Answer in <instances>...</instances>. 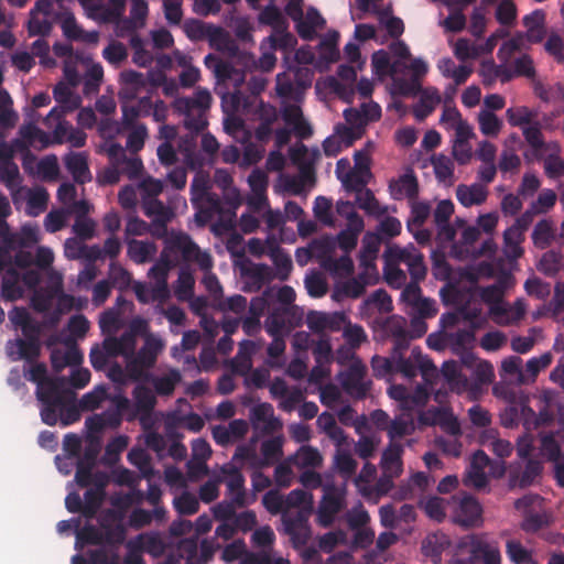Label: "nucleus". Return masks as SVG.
I'll use <instances>...</instances> for the list:
<instances>
[{"mask_svg":"<svg viewBox=\"0 0 564 564\" xmlns=\"http://www.w3.org/2000/svg\"><path fill=\"white\" fill-rule=\"evenodd\" d=\"M30 365L31 368L25 377L29 381L36 383L35 395L41 403V420L42 422L52 423L54 422L53 406L59 403L61 390L67 384V378L63 376L48 377L46 365L37 362V360Z\"/></svg>","mask_w":564,"mask_h":564,"instance_id":"nucleus-1","label":"nucleus"},{"mask_svg":"<svg viewBox=\"0 0 564 564\" xmlns=\"http://www.w3.org/2000/svg\"><path fill=\"white\" fill-rule=\"evenodd\" d=\"M383 258L384 261H391L393 264H404L414 282H420L426 276L424 257L412 243L403 248L397 245L389 246Z\"/></svg>","mask_w":564,"mask_h":564,"instance_id":"nucleus-2","label":"nucleus"},{"mask_svg":"<svg viewBox=\"0 0 564 564\" xmlns=\"http://www.w3.org/2000/svg\"><path fill=\"white\" fill-rule=\"evenodd\" d=\"M453 521L466 529L477 528L482 523V508L478 500L459 492L452 496Z\"/></svg>","mask_w":564,"mask_h":564,"instance_id":"nucleus-3","label":"nucleus"},{"mask_svg":"<svg viewBox=\"0 0 564 564\" xmlns=\"http://www.w3.org/2000/svg\"><path fill=\"white\" fill-rule=\"evenodd\" d=\"M166 249L181 252L184 261H194L202 270H210L213 267V259L210 254L200 251L198 246L187 234H173L166 239Z\"/></svg>","mask_w":564,"mask_h":564,"instance_id":"nucleus-4","label":"nucleus"},{"mask_svg":"<svg viewBox=\"0 0 564 564\" xmlns=\"http://www.w3.org/2000/svg\"><path fill=\"white\" fill-rule=\"evenodd\" d=\"M132 395L134 399V405H131V412L126 416L128 422H132L139 419L141 426L144 430L151 429L153 425L152 412L156 405V398L152 390L143 384H138Z\"/></svg>","mask_w":564,"mask_h":564,"instance_id":"nucleus-5","label":"nucleus"},{"mask_svg":"<svg viewBox=\"0 0 564 564\" xmlns=\"http://www.w3.org/2000/svg\"><path fill=\"white\" fill-rule=\"evenodd\" d=\"M469 322V328L457 329L456 332H445L443 334L444 344L451 347L455 354L460 356L463 366H473L476 361V356L469 350V348L475 341L477 324L474 318Z\"/></svg>","mask_w":564,"mask_h":564,"instance_id":"nucleus-6","label":"nucleus"},{"mask_svg":"<svg viewBox=\"0 0 564 564\" xmlns=\"http://www.w3.org/2000/svg\"><path fill=\"white\" fill-rule=\"evenodd\" d=\"M395 359L394 372L403 375L408 379H413L421 371L424 379L433 375L436 370L432 360L422 354L420 347H413L409 358L398 356Z\"/></svg>","mask_w":564,"mask_h":564,"instance_id":"nucleus-7","label":"nucleus"},{"mask_svg":"<svg viewBox=\"0 0 564 564\" xmlns=\"http://www.w3.org/2000/svg\"><path fill=\"white\" fill-rule=\"evenodd\" d=\"M366 375L365 365L351 364L345 372L340 373V384L345 392L355 399H365L371 389V381L366 380Z\"/></svg>","mask_w":564,"mask_h":564,"instance_id":"nucleus-8","label":"nucleus"},{"mask_svg":"<svg viewBox=\"0 0 564 564\" xmlns=\"http://www.w3.org/2000/svg\"><path fill=\"white\" fill-rule=\"evenodd\" d=\"M76 394L74 391L67 388L65 384L61 390V401L56 405L53 406V419L54 422L48 423L44 422L46 425L54 426L57 422H61L62 426H68L80 419V411H83L79 406V402L76 403Z\"/></svg>","mask_w":564,"mask_h":564,"instance_id":"nucleus-9","label":"nucleus"},{"mask_svg":"<svg viewBox=\"0 0 564 564\" xmlns=\"http://www.w3.org/2000/svg\"><path fill=\"white\" fill-rule=\"evenodd\" d=\"M308 514L310 512L304 509H299L295 512L285 510L282 514L285 533L295 544L304 545L310 539Z\"/></svg>","mask_w":564,"mask_h":564,"instance_id":"nucleus-10","label":"nucleus"},{"mask_svg":"<svg viewBox=\"0 0 564 564\" xmlns=\"http://www.w3.org/2000/svg\"><path fill=\"white\" fill-rule=\"evenodd\" d=\"M121 88L119 90V99L134 101L143 93H150L152 85L148 78L137 70H124L120 75Z\"/></svg>","mask_w":564,"mask_h":564,"instance_id":"nucleus-11","label":"nucleus"},{"mask_svg":"<svg viewBox=\"0 0 564 564\" xmlns=\"http://www.w3.org/2000/svg\"><path fill=\"white\" fill-rule=\"evenodd\" d=\"M539 495H527L514 502L518 510H524V519L521 528L525 532H536L549 524V517L545 512H534L530 508L539 502Z\"/></svg>","mask_w":564,"mask_h":564,"instance_id":"nucleus-12","label":"nucleus"},{"mask_svg":"<svg viewBox=\"0 0 564 564\" xmlns=\"http://www.w3.org/2000/svg\"><path fill=\"white\" fill-rule=\"evenodd\" d=\"M42 343L32 339L14 338L6 343V354L11 361L24 360L28 364L35 362L41 356Z\"/></svg>","mask_w":564,"mask_h":564,"instance_id":"nucleus-13","label":"nucleus"},{"mask_svg":"<svg viewBox=\"0 0 564 564\" xmlns=\"http://www.w3.org/2000/svg\"><path fill=\"white\" fill-rule=\"evenodd\" d=\"M543 466L536 459H527L524 464L516 463L510 466L509 481L511 486L527 488L534 484L541 476Z\"/></svg>","mask_w":564,"mask_h":564,"instance_id":"nucleus-14","label":"nucleus"},{"mask_svg":"<svg viewBox=\"0 0 564 564\" xmlns=\"http://www.w3.org/2000/svg\"><path fill=\"white\" fill-rule=\"evenodd\" d=\"M226 478L228 494L231 496L234 503L238 508H243L247 505V496L245 490V477L240 469L234 464H225L220 468V475Z\"/></svg>","mask_w":564,"mask_h":564,"instance_id":"nucleus-15","label":"nucleus"},{"mask_svg":"<svg viewBox=\"0 0 564 564\" xmlns=\"http://www.w3.org/2000/svg\"><path fill=\"white\" fill-rule=\"evenodd\" d=\"M359 158H362V152L355 153V167L349 170L344 175H338L344 188L349 193H357L366 188L368 177L370 176L369 165L359 163Z\"/></svg>","mask_w":564,"mask_h":564,"instance_id":"nucleus-16","label":"nucleus"},{"mask_svg":"<svg viewBox=\"0 0 564 564\" xmlns=\"http://www.w3.org/2000/svg\"><path fill=\"white\" fill-rule=\"evenodd\" d=\"M343 497L341 494L334 487L328 488L323 496L318 509V519L323 525H328L333 522L335 516L341 510Z\"/></svg>","mask_w":564,"mask_h":564,"instance_id":"nucleus-17","label":"nucleus"},{"mask_svg":"<svg viewBox=\"0 0 564 564\" xmlns=\"http://www.w3.org/2000/svg\"><path fill=\"white\" fill-rule=\"evenodd\" d=\"M391 197L395 200L403 198L413 199L419 194V183L414 173H405L401 175L397 181H393L389 185Z\"/></svg>","mask_w":564,"mask_h":564,"instance_id":"nucleus-18","label":"nucleus"},{"mask_svg":"<svg viewBox=\"0 0 564 564\" xmlns=\"http://www.w3.org/2000/svg\"><path fill=\"white\" fill-rule=\"evenodd\" d=\"M469 552L473 560H480L484 564H501L498 546L480 538L471 536Z\"/></svg>","mask_w":564,"mask_h":564,"instance_id":"nucleus-19","label":"nucleus"},{"mask_svg":"<svg viewBox=\"0 0 564 564\" xmlns=\"http://www.w3.org/2000/svg\"><path fill=\"white\" fill-rule=\"evenodd\" d=\"M293 307H274L264 322L269 335L283 336L288 326L292 325Z\"/></svg>","mask_w":564,"mask_h":564,"instance_id":"nucleus-20","label":"nucleus"},{"mask_svg":"<svg viewBox=\"0 0 564 564\" xmlns=\"http://www.w3.org/2000/svg\"><path fill=\"white\" fill-rule=\"evenodd\" d=\"M403 446L398 442H390L381 456V468L384 473L401 475L403 471Z\"/></svg>","mask_w":564,"mask_h":564,"instance_id":"nucleus-21","label":"nucleus"},{"mask_svg":"<svg viewBox=\"0 0 564 564\" xmlns=\"http://www.w3.org/2000/svg\"><path fill=\"white\" fill-rule=\"evenodd\" d=\"M419 102L413 108V115L416 120L422 121L427 118L441 102V95L435 87L423 88Z\"/></svg>","mask_w":564,"mask_h":564,"instance_id":"nucleus-22","label":"nucleus"},{"mask_svg":"<svg viewBox=\"0 0 564 564\" xmlns=\"http://www.w3.org/2000/svg\"><path fill=\"white\" fill-rule=\"evenodd\" d=\"M67 171L76 183L84 184L91 180V174L84 153H69L64 159Z\"/></svg>","mask_w":564,"mask_h":564,"instance_id":"nucleus-23","label":"nucleus"},{"mask_svg":"<svg viewBox=\"0 0 564 564\" xmlns=\"http://www.w3.org/2000/svg\"><path fill=\"white\" fill-rule=\"evenodd\" d=\"M128 246V257L138 264L147 263L151 261L156 252L158 247L152 241H143V240H137V239H130L127 241Z\"/></svg>","mask_w":564,"mask_h":564,"instance_id":"nucleus-24","label":"nucleus"},{"mask_svg":"<svg viewBox=\"0 0 564 564\" xmlns=\"http://www.w3.org/2000/svg\"><path fill=\"white\" fill-rule=\"evenodd\" d=\"M488 192L481 184L474 183L471 185L460 184L456 188L457 200L464 207L482 204L487 198Z\"/></svg>","mask_w":564,"mask_h":564,"instance_id":"nucleus-25","label":"nucleus"},{"mask_svg":"<svg viewBox=\"0 0 564 564\" xmlns=\"http://www.w3.org/2000/svg\"><path fill=\"white\" fill-rule=\"evenodd\" d=\"M105 485V481H100L96 487L85 491L83 501V516L85 518L91 519L97 514L106 497Z\"/></svg>","mask_w":564,"mask_h":564,"instance_id":"nucleus-26","label":"nucleus"},{"mask_svg":"<svg viewBox=\"0 0 564 564\" xmlns=\"http://www.w3.org/2000/svg\"><path fill=\"white\" fill-rule=\"evenodd\" d=\"M283 438L274 436L265 440L261 444V455L259 457V468H264L279 462L283 455Z\"/></svg>","mask_w":564,"mask_h":564,"instance_id":"nucleus-27","label":"nucleus"},{"mask_svg":"<svg viewBox=\"0 0 564 564\" xmlns=\"http://www.w3.org/2000/svg\"><path fill=\"white\" fill-rule=\"evenodd\" d=\"M53 97L65 112H73L82 105V98L66 84L58 83L53 89Z\"/></svg>","mask_w":564,"mask_h":564,"instance_id":"nucleus-28","label":"nucleus"},{"mask_svg":"<svg viewBox=\"0 0 564 564\" xmlns=\"http://www.w3.org/2000/svg\"><path fill=\"white\" fill-rule=\"evenodd\" d=\"M144 215L152 219V223H170L174 217V212L160 199H148L141 204Z\"/></svg>","mask_w":564,"mask_h":564,"instance_id":"nucleus-29","label":"nucleus"},{"mask_svg":"<svg viewBox=\"0 0 564 564\" xmlns=\"http://www.w3.org/2000/svg\"><path fill=\"white\" fill-rule=\"evenodd\" d=\"M419 506L424 510V512L430 519L436 522H443L444 519L446 518V508L452 507V497H430L425 501H421Z\"/></svg>","mask_w":564,"mask_h":564,"instance_id":"nucleus-30","label":"nucleus"},{"mask_svg":"<svg viewBox=\"0 0 564 564\" xmlns=\"http://www.w3.org/2000/svg\"><path fill=\"white\" fill-rule=\"evenodd\" d=\"M421 422L424 424H438L447 433L452 435L460 434V425L454 414L444 408H436L433 412V420L427 422L424 416H421Z\"/></svg>","mask_w":564,"mask_h":564,"instance_id":"nucleus-31","label":"nucleus"},{"mask_svg":"<svg viewBox=\"0 0 564 564\" xmlns=\"http://www.w3.org/2000/svg\"><path fill=\"white\" fill-rule=\"evenodd\" d=\"M162 349L163 343L161 339L149 337L145 339L143 347H141L134 356L141 365L149 369L155 365Z\"/></svg>","mask_w":564,"mask_h":564,"instance_id":"nucleus-32","label":"nucleus"},{"mask_svg":"<svg viewBox=\"0 0 564 564\" xmlns=\"http://www.w3.org/2000/svg\"><path fill=\"white\" fill-rule=\"evenodd\" d=\"M368 284V276L366 272L359 273L356 278H351L336 288V294L358 299L365 293Z\"/></svg>","mask_w":564,"mask_h":564,"instance_id":"nucleus-33","label":"nucleus"},{"mask_svg":"<svg viewBox=\"0 0 564 564\" xmlns=\"http://www.w3.org/2000/svg\"><path fill=\"white\" fill-rule=\"evenodd\" d=\"M415 430L413 419L409 415L401 414L391 420L387 430L390 442H395L397 438L411 435Z\"/></svg>","mask_w":564,"mask_h":564,"instance_id":"nucleus-34","label":"nucleus"},{"mask_svg":"<svg viewBox=\"0 0 564 564\" xmlns=\"http://www.w3.org/2000/svg\"><path fill=\"white\" fill-rule=\"evenodd\" d=\"M181 380V372L173 368L163 376L154 377L152 379V384L159 395H171Z\"/></svg>","mask_w":564,"mask_h":564,"instance_id":"nucleus-35","label":"nucleus"},{"mask_svg":"<svg viewBox=\"0 0 564 564\" xmlns=\"http://www.w3.org/2000/svg\"><path fill=\"white\" fill-rule=\"evenodd\" d=\"M356 194V204L357 206L365 210L368 215L371 216H381L386 213V208H382L379 202L376 199L373 193L369 188H365Z\"/></svg>","mask_w":564,"mask_h":564,"instance_id":"nucleus-36","label":"nucleus"},{"mask_svg":"<svg viewBox=\"0 0 564 564\" xmlns=\"http://www.w3.org/2000/svg\"><path fill=\"white\" fill-rule=\"evenodd\" d=\"M554 239L553 225L547 219L540 220L532 232V240L536 248L546 249Z\"/></svg>","mask_w":564,"mask_h":564,"instance_id":"nucleus-37","label":"nucleus"},{"mask_svg":"<svg viewBox=\"0 0 564 564\" xmlns=\"http://www.w3.org/2000/svg\"><path fill=\"white\" fill-rule=\"evenodd\" d=\"M322 265L325 270L338 276H348L354 272V262L348 254L338 259L328 257L322 262Z\"/></svg>","mask_w":564,"mask_h":564,"instance_id":"nucleus-38","label":"nucleus"},{"mask_svg":"<svg viewBox=\"0 0 564 564\" xmlns=\"http://www.w3.org/2000/svg\"><path fill=\"white\" fill-rule=\"evenodd\" d=\"M379 238L378 236L367 234L362 239V247L359 254L360 265L368 268L373 267V260L379 251Z\"/></svg>","mask_w":564,"mask_h":564,"instance_id":"nucleus-39","label":"nucleus"},{"mask_svg":"<svg viewBox=\"0 0 564 564\" xmlns=\"http://www.w3.org/2000/svg\"><path fill=\"white\" fill-rule=\"evenodd\" d=\"M478 123L481 133L486 137H496L502 128V121L490 110L482 109L478 113Z\"/></svg>","mask_w":564,"mask_h":564,"instance_id":"nucleus-40","label":"nucleus"},{"mask_svg":"<svg viewBox=\"0 0 564 564\" xmlns=\"http://www.w3.org/2000/svg\"><path fill=\"white\" fill-rule=\"evenodd\" d=\"M209 177L204 173H197L191 184V202L198 207L202 200L209 194Z\"/></svg>","mask_w":564,"mask_h":564,"instance_id":"nucleus-41","label":"nucleus"},{"mask_svg":"<svg viewBox=\"0 0 564 564\" xmlns=\"http://www.w3.org/2000/svg\"><path fill=\"white\" fill-rule=\"evenodd\" d=\"M541 453L542 455L554 465L564 460V455L560 443L555 440L553 434H546L541 437Z\"/></svg>","mask_w":564,"mask_h":564,"instance_id":"nucleus-42","label":"nucleus"},{"mask_svg":"<svg viewBox=\"0 0 564 564\" xmlns=\"http://www.w3.org/2000/svg\"><path fill=\"white\" fill-rule=\"evenodd\" d=\"M506 553L514 564H535L532 554L519 541L509 540L506 543Z\"/></svg>","mask_w":564,"mask_h":564,"instance_id":"nucleus-43","label":"nucleus"},{"mask_svg":"<svg viewBox=\"0 0 564 564\" xmlns=\"http://www.w3.org/2000/svg\"><path fill=\"white\" fill-rule=\"evenodd\" d=\"M259 22L272 26L274 30H286L288 22L279 8L274 4L267 6L259 14Z\"/></svg>","mask_w":564,"mask_h":564,"instance_id":"nucleus-44","label":"nucleus"},{"mask_svg":"<svg viewBox=\"0 0 564 564\" xmlns=\"http://www.w3.org/2000/svg\"><path fill=\"white\" fill-rule=\"evenodd\" d=\"M107 398V388L100 384L82 397L79 400V406L83 411H94L98 409Z\"/></svg>","mask_w":564,"mask_h":564,"instance_id":"nucleus-45","label":"nucleus"},{"mask_svg":"<svg viewBox=\"0 0 564 564\" xmlns=\"http://www.w3.org/2000/svg\"><path fill=\"white\" fill-rule=\"evenodd\" d=\"M206 40L208 41L209 46L216 51L229 50V45L231 44L229 33L221 26L213 23L208 30Z\"/></svg>","mask_w":564,"mask_h":564,"instance_id":"nucleus-46","label":"nucleus"},{"mask_svg":"<svg viewBox=\"0 0 564 564\" xmlns=\"http://www.w3.org/2000/svg\"><path fill=\"white\" fill-rule=\"evenodd\" d=\"M524 239V231L517 226L509 227L503 234V241L513 258H520L523 254V249L520 243Z\"/></svg>","mask_w":564,"mask_h":564,"instance_id":"nucleus-47","label":"nucleus"},{"mask_svg":"<svg viewBox=\"0 0 564 564\" xmlns=\"http://www.w3.org/2000/svg\"><path fill=\"white\" fill-rule=\"evenodd\" d=\"M175 510L182 516L195 514L199 509V502L195 495L189 491H183L173 501Z\"/></svg>","mask_w":564,"mask_h":564,"instance_id":"nucleus-48","label":"nucleus"},{"mask_svg":"<svg viewBox=\"0 0 564 564\" xmlns=\"http://www.w3.org/2000/svg\"><path fill=\"white\" fill-rule=\"evenodd\" d=\"M294 463L302 468L317 467L322 464V456L316 448L302 446L294 456Z\"/></svg>","mask_w":564,"mask_h":564,"instance_id":"nucleus-49","label":"nucleus"},{"mask_svg":"<svg viewBox=\"0 0 564 564\" xmlns=\"http://www.w3.org/2000/svg\"><path fill=\"white\" fill-rule=\"evenodd\" d=\"M563 254L560 251H546L539 263V270L546 275H555L562 267Z\"/></svg>","mask_w":564,"mask_h":564,"instance_id":"nucleus-50","label":"nucleus"},{"mask_svg":"<svg viewBox=\"0 0 564 564\" xmlns=\"http://www.w3.org/2000/svg\"><path fill=\"white\" fill-rule=\"evenodd\" d=\"M431 481H434L424 471H416L414 473L406 486H402L400 489V499H408L412 495V487H415L420 489L421 491H424L429 488Z\"/></svg>","mask_w":564,"mask_h":564,"instance_id":"nucleus-51","label":"nucleus"},{"mask_svg":"<svg viewBox=\"0 0 564 564\" xmlns=\"http://www.w3.org/2000/svg\"><path fill=\"white\" fill-rule=\"evenodd\" d=\"M333 203L332 199L326 198L325 196H317L314 200V216L318 221L326 226L334 225V218L332 214Z\"/></svg>","mask_w":564,"mask_h":564,"instance_id":"nucleus-52","label":"nucleus"},{"mask_svg":"<svg viewBox=\"0 0 564 564\" xmlns=\"http://www.w3.org/2000/svg\"><path fill=\"white\" fill-rule=\"evenodd\" d=\"M212 23H207L197 19H189L184 22L183 30L191 41L206 40Z\"/></svg>","mask_w":564,"mask_h":564,"instance_id":"nucleus-53","label":"nucleus"},{"mask_svg":"<svg viewBox=\"0 0 564 564\" xmlns=\"http://www.w3.org/2000/svg\"><path fill=\"white\" fill-rule=\"evenodd\" d=\"M163 182L151 176L143 178L139 184L141 195V204L148 199H158V196L163 192Z\"/></svg>","mask_w":564,"mask_h":564,"instance_id":"nucleus-54","label":"nucleus"},{"mask_svg":"<svg viewBox=\"0 0 564 564\" xmlns=\"http://www.w3.org/2000/svg\"><path fill=\"white\" fill-rule=\"evenodd\" d=\"M0 181L9 189L15 188L21 183L19 167L14 161L0 162Z\"/></svg>","mask_w":564,"mask_h":564,"instance_id":"nucleus-55","label":"nucleus"},{"mask_svg":"<svg viewBox=\"0 0 564 564\" xmlns=\"http://www.w3.org/2000/svg\"><path fill=\"white\" fill-rule=\"evenodd\" d=\"M124 0H109L107 4H96L94 9L100 11L105 21H117L123 14Z\"/></svg>","mask_w":564,"mask_h":564,"instance_id":"nucleus-56","label":"nucleus"},{"mask_svg":"<svg viewBox=\"0 0 564 564\" xmlns=\"http://www.w3.org/2000/svg\"><path fill=\"white\" fill-rule=\"evenodd\" d=\"M473 371L475 382L477 384H488L494 379V368L490 362L478 360L473 366H465Z\"/></svg>","mask_w":564,"mask_h":564,"instance_id":"nucleus-57","label":"nucleus"},{"mask_svg":"<svg viewBox=\"0 0 564 564\" xmlns=\"http://www.w3.org/2000/svg\"><path fill=\"white\" fill-rule=\"evenodd\" d=\"M212 96L207 90H197L194 98H185L178 100V104L184 107V110H198L204 111L209 108Z\"/></svg>","mask_w":564,"mask_h":564,"instance_id":"nucleus-58","label":"nucleus"},{"mask_svg":"<svg viewBox=\"0 0 564 564\" xmlns=\"http://www.w3.org/2000/svg\"><path fill=\"white\" fill-rule=\"evenodd\" d=\"M111 286L119 290L127 289L131 283V274L120 264L111 262L109 265V280Z\"/></svg>","mask_w":564,"mask_h":564,"instance_id":"nucleus-59","label":"nucleus"},{"mask_svg":"<svg viewBox=\"0 0 564 564\" xmlns=\"http://www.w3.org/2000/svg\"><path fill=\"white\" fill-rule=\"evenodd\" d=\"M8 274L12 275V278H3L1 296L6 301H15L22 295V291L18 284V274L14 270H8Z\"/></svg>","mask_w":564,"mask_h":564,"instance_id":"nucleus-60","label":"nucleus"},{"mask_svg":"<svg viewBox=\"0 0 564 564\" xmlns=\"http://www.w3.org/2000/svg\"><path fill=\"white\" fill-rule=\"evenodd\" d=\"M128 460L135 466L144 476L152 474L151 457L142 448H132L128 454Z\"/></svg>","mask_w":564,"mask_h":564,"instance_id":"nucleus-61","label":"nucleus"},{"mask_svg":"<svg viewBox=\"0 0 564 564\" xmlns=\"http://www.w3.org/2000/svg\"><path fill=\"white\" fill-rule=\"evenodd\" d=\"M553 360V356L550 351L542 354L540 357H532L525 364V372L529 379L534 381L541 370L547 368Z\"/></svg>","mask_w":564,"mask_h":564,"instance_id":"nucleus-62","label":"nucleus"},{"mask_svg":"<svg viewBox=\"0 0 564 564\" xmlns=\"http://www.w3.org/2000/svg\"><path fill=\"white\" fill-rule=\"evenodd\" d=\"M305 288L312 297H322L328 291L326 280L319 272H313L312 274L306 275Z\"/></svg>","mask_w":564,"mask_h":564,"instance_id":"nucleus-63","label":"nucleus"},{"mask_svg":"<svg viewBox=\"0 0 564 564\" xmlns=\"http://www.w3.org/2000/svg\"><path fill=\"white\" fill-rule=\"evenodd\" d=\"M102 57L112 65H119L128 57V51L123 43L113 41L104 48Z\"/></svg>","mask_w":564,"mask_h":564,"instance_id":"nucleus-64","label":"nucleus"}]
</instances>
